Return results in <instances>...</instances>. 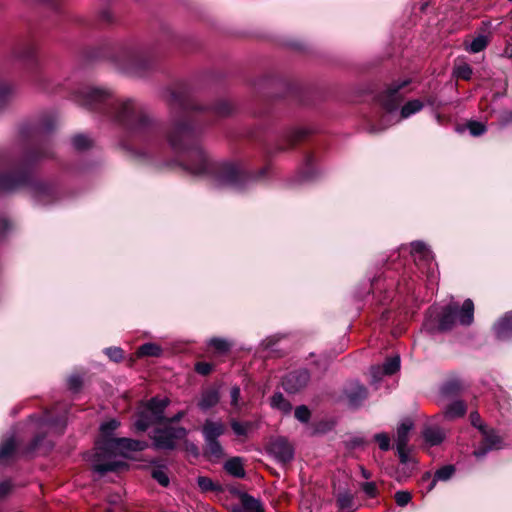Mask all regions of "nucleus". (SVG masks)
<instances>
[{
  "mask_svg": "<svg viewBox=\"0 0 512 512\" xmlns=\"http://www.w3.org/2000/svg\"><path fill=\"white\" fill-rule=\"evenodd\" d=\"M72 100L86 110L103 116L117 125L122 135L121 146L139 162L160 164L167 144L176 158L167 163L192 176H207L217 185L243 192L266 181L271 172L269 163L254 170L244 163L214 162L200 143L204 126L231 116L235 106L218 99L202 104L186 81H175L166 89L170 110V127L166 130L141 101L119 98L106 87L84 85L72 92Z\"/></svg>",
  "mask_w": 512,
  "mask_h": 512,
  "instance_id": "obj_1",
  "label": "nucleus"
},
{
  "mask_svg": "<svg viewBox=\"0 0 512 512\" xmlns=\"http://www.w3.org/2000/svg\"><path fill=\"white\" fill-rule=\"evenodd\" d=\"M55 128V116L44 114L37 123L21 126L19 159L13 160L7 151L0 150V195L27 188L41 205H49L58 200L57 183L38 180L34 176L36 165L54 155L51 133Z\"/></svg>",
  "mask_w": 512,
  "mask_h": 512,
  "instance_id": "obj_2",
  "label": "nucleus"
},
{
  "mask_svg": "<svg viewBox=\"0 0 512 512\" xmlns=\"http://www.w3.org/2000/svg\"><path fill=\"white\" fill-rule=\"evenodd\" d=\"M167 44L180 45V38L168 25L162 24L159 36L151 44H142L134 38L115 43L105 41L85 47L82 57L88 62L107 61L121 73L142 78L157 70Z\"/></svg>",
  "mask_w": 512,
  "mask_h": 512,
  "instance_id": "obj_3",
  "label": "nucleus"
},
{
  "mask_svg": "<svg viewBox=\"0 0 512 512\" xmlns=\"http://www.w3.org/2000/svg\"><path fill=\"white\" fill-rule=\"evenodd\" d=\"M13 57L20 61L31 80L43 90H48L47 79L43 73V65L37 54V46L33 35L20 38L12 48Z\"/></svg>",
  "mask_w": 512,
  "mask_h": 512,
  "instance_id": "obj_4",
  "label": "nucleus"
},
{
  "mask_svg": "<svg viewBox=\"0 0 512 512\" xmlns=\"http://www.w3.org/2000/svg\"><path fill=\"white\" fill-rule=\"evenodd\" d=\"M436 320V325L429 327L431 332L451 331L457 320L460 325L468 327L474 322V302L467 298L461 307L457 303H450L442 308Z\"/></svg>",
  "mask_w": 512,
  "mask_h": 512,
  "instance_id": "obj_5",
  "label": "nucleus"
},
{
  "mask_svg": "<svg viewBox=\"0 0 512 512\" xmlns=\"http://www.w3.org/2000/svg\"><path fill=\"white\" fill-rule=\"evenodd\" d=\"M118 438L106 437L96 443V452L94 454L93 471L100 476H105L109 472H122L129 468L125 461L110 460L119 455Z\"/></svg>",
  "mask_w": 512,
  "mask_h": 512,
  "instance_id": "obj_6",
  "label": "nucleus"
},
{
  "mask_svg": "<svg viewBox=\"0 0 512 512\" xmlns=\"http://www.w3.org/2000/svg\"><path fill=\"white\" fill-rule=\"evenodd\" d=\"M170 400L154 396L147 401H140L134 414L136 420L133 427L137 433L146 432L153 425L164 424L166 420L165 410L169 406Z\"/></svg>",
  "mask_w": 512,
  "mask_h": 512,
  "instance_id": "obj_7",
  "label": "nucleus"
},
{
  "mask_svg": "<svg viewBox=\"0 0 512 512\" xmlns=\"http://www.w3.org/2000/svg\"><path fill=\"white\" fill-rule=\"evenodd\" d=\"M69 20L85 29H107L119 23L110 1L102 3L91 17L73 16Z\"/></svg>",
  "mask_w": 512,
  "mask_h": 512,
  "instance_id": "obj_8",
  "label": "nucleus"
},
{
  "mask_svg": "<svg viewBox=\"0 0 512 512\" xmlns=\"http://www.w3.org/2000/svg\"><path fill=\"white\" fill-rule=\"evenodd\" d=\"M410 82V79L395 80L391 82L383 91L379 92L376 95V100L378 104L386 112L391 113L396 111L404 98L403 94L401 93V90L407 87L410 84Z\"/></svg>",
  "mask_w": 512,
  "mask_h": 512,
  "instance_id": "obj_9",
  "label": "nucleus"
},
{
  "mask_svg": "<svg viewBox=\"0 0 512 512\" xmlns=\"http://www.w3.org/2000/svg\"><path fill=\"white\" fill-rule=\"evenodd\" d=\"M153 436V445L155 449L174 450L176 448V440L186 438L188 431L185 427H174L165 425L162 428L155 429Z\"/></svg>",
  "mask_w": 512,
  "mask_h": 512,
  "instance_id": "obj_10",
  "label": "nucleus"
},
{
  "mask_svg": "<svg viewBox=\"0 0 512 512\" xmlns=\"http://www.w3.org/2000/svg\"><path fill=\"white\" fill-rule=\"evenodd\" d=\"M309 135L306 129L289 128L282 132L273 146H265V152L268 156L284 152L294 148L298 143L304 141Z\"/></svg>",
  "mask_w": 512,
  "mask_h": 512,
  "instance_id": "obj_11",
  "label": "nucleus"
},
{
  "mask_svg": "<svg viewBox=\"0 0 512 512\" xmlns=\"http://www.w3.org/2000/svg\"><path fill=\"white\" fill-rule=\"evenodd\" d=\"M479 432L482 435V439L479 442L478 447L473 452L475 457L482 458L490 451L500 450L503 448L504 440L498 434L496 429L479 427Z\"/></svg>",
  "mask_w": 512,
  "mask_h": 512,
  "instance_id": "obj_12",
  "label": "nucleus"
},
{
  "mask_svg": "<svg viewBox=\"0 0 512 512\" xmlns=\"http://www.w3.org/2000/svg\"><path fill=\"white\" fill-rule=\"evenodd\" d=\"M266 449L282 465L289 464L294 459V447L285 437L271 438Z\"/></svg>",
  "mask_w": 512,
  "mask_h": 512,
  "instance_id": "obj_13",
  "label": "nucleus"
},
{
  "mask_svg": "<svg viewBox=\"0 0 512 512\" xmlns=\"http://www.w3.org/2000/svg\"><path fill=\"white\" fill-rule=\"evenodd\" d=\"M311 374L306 368H300L287 373L282 379V387L289 394L302 391L310 382Z\"/></svg>",
  "mask_w": 512,
  "mask_h": 512,
  "instance_id": "obj_14",
  "label": "nucleus"
},
{
  "mask_svg": "<svg viewBox=\"0 0 512 512\" xmlns=\"http://www.w3.org/2000/svg\"><path fill=\"white\" fill-rule=\"evenodd\" d=\"M319 175L320 172L315 166L314 155L310 152L306 153L303 164L299 167L295 175V182L298 184L313 182L319 177Z\"/></svg>",
  "mask_w": 512,
  "mask_h": 512,
  "instance_id": "obj_15",
  "label": "nucleus"
},
{
  "mask_svg": "<svg viewBox=\"0 0 512 512\" xmlns=\"http://www.w3.org/2000/svg\"><path fill=\"white\" fill-rule=\"evenodd\" d=\"M344 395L350 407L359 408L368 398L369 392L363 384L352 382L344 389Z\"/></svg>",
  "mask_w": 512,
  "mask_h": 512,
  "instance_id": "obj_16",
  "label": "nucleus"
},
{
  "mask_svg": "<svg viewBox=\"0 0 512 512\" xmlns=\"http://www.w3.org/2000/svg\"><path fill=\"white\" fill-rule=\"evenodd\" d=\"M498 340L505 341L512 338V311L506 312L493 326Z\"/></svg>",
  "mask_w": 512,
  "mask_h": 512,
  "instance_id": "obj_17",
  "label": "nucleus"
},
{
  "mask_svg": "<svg viewBox=\"0 0 512 512\" xmlns=\"http://www.w3.org/2000/svg\"><path fill=\"white\" fill-rule=\"evenodd\" d=\"M204 440L219 439L226 432V426L221 421H213L210 419L205 420L202 429Z\"/></svg>",
  "mask_w": 512,
  "mask_h": 512,
  "instance_id": "obj_18",
  "label": "nucleus"
},
{
  "mask_svg": "<svg viewBox=\"0 0 512 512\" xmlns=\"http://www.w3.org/2000/svg\"><path fill=\"white\" fill-rule=\"evenodd\" d=\"M220 401V394L216 388L205 389L198 401V407L201 411L206 412L215 407Z\"/></svg>",
  "mask_w": 512,
  "mask_h": 512,
  "instance_id": "obj_19",
  "label": "nucleus"
},
{
  "mask_svg": "<svg viewBox=\"0 0 512 512\" xmlns=\"http://www.w3.org/2000/svg\"><path fill=\"white\" fill-rule=\"evenodd\" d=\"M118 447H119V455L126 457V452H139L143 451L147 448V443L145 441L120 437L118 438Z\"/></svg>",
  "mask_w": 512,
  "mask_h": 512,
  "instance_id": "obj_20",
  "label": "nucleus"
},
{
  "mask_svg": "<svg viewBox=\"0 0 512 512\" xmlns=\"http://www.w3.org/2000/svg\"><path fill=\"white\" fill-rule=\"evenodd\" d=\"M490 42L491 36L489 34H479L476 37H474L471 41L465 39L463 42V46L467 52L476 54L484 51L488 47Z\"/></svg>",
  "mask_w": 512,
  "mask_h": 512,
  "instance_id": "obj_21",
  "label": "nucleus"
},
{
  "mask_svg": "<svg viewBox=\"0 0 512 512\" xmlns=\"http://www.w3.org/2000/svg\"><path fill=\"white\" fill-rule=\"evenodd\" d=\"M464 389L465 386L461 379L450 378L442 384L440 392L446 398H454L459 396Z\"/></svg>",
  "mask_w": 512,
  "mask_h": 512,
  "instance_id": "obj_22",
  "label": "nucleus"
},
{
  "mask_svg": "<svg viewBox=\"0 0 512 512\" xmlns=\"http://www.w3.org/2000/svg\"><path fill=\"white\" fill-rule=\"evenodd\" d=\"M17 444L14 437H9L0 444V464H8L15 459Z\"/></svg>",
  "mask_w": 512,
  "mask_h": 512,
  "instance_id": "obj_23",
  "label": "nucleus"
},
{
  "mask_svg": "<svg viewBox=\"0 0 512 512\" xmlns=\"http://www.w3.org/2000/svg\"><path fill=\"white\" fill-rule=\"evenodd\" d=\"M203 455L208 460H219L224 456V449L219 439L204 440Z\"/></svg>",
  "mask_w": 512,
  "mask_h": 512,
  "instance_id": "obj_24",
  "label": "nucleus"
},
{
  "mask_svg": "<svg viewBox=\"0 0 512 512\" xmlns=\"http://www.w3.org/2000/svg\"><path fill=\"white\" fill-rule=\"evenodd\" d=\"M456 472V468L452 464H447L437 469L434 473L433 479L430 484L427 485V492H430L436 486L438 481H448L450 480Z\"/></svg>",
  "mask_w": 512,
  "mask_h": 512,
  "instance_id": "obj_25",
  "label": "nucleus"
},
{
  "mask_svg": "<svg viewBox=\"0 0 512 512\" xmlns=\"http://www.w3.org/2000/svg\"><path fill=\"white\" fill-rule=\"evenodd\" d=\"M224 469L228 474L236 478L242 479L246 476L243 461L240 457H232L228 459L224 464Z\"/></svg>",
  "mask_w": 512,
  "mask_h": 512,
  "instance_id": "obj_26",
  "label": "nucleus"
},
{
  "mask_svg": "<svg viewBox=\"0 0 512 512\" xmlns=\"http://www.w3.org/2000/svg\"><path fill=\"white\" fill-rule=\"evenodd\" d=\"M467 412V405L462 400H456L447 405L444 416L448 420H454L463 417Z\"/></svg>",
  "mask_w": 512,
  "mask_h": 512,
  "instance_id": "obj_27",
  "label": "nucleus"
},
{
  "mask_svg": "<svg viewBox=\"0 0 512 512\" xmlns=\"http://www.w3.org/2000/svg\"><path fill=\"white\" fill-rule=\"evenodd\" d=\"M241 500V508L244 512H264L261 502L253 496L243 492L238 493Z\"/></svg>",
  "mask_w": 512,
  "mask_h": 512,
  "instance_id": "obj_28",
  "label": "nucleus"
},
{
  "mask_svg": "<svg viewBox=\"0 0 512 512\" xmlns=\"http://www.w3.org/2000/svg\"><path fill=\"white\" fill-rule=\"evenodd\" d=\"M163 353V349L160 345L152 342L144 343L138 347L136 356L141 357H160Z\"/></svg>",
  "mask_w": 512,
  "mask_h": 512,
  "instance_id": "obj_29",
  "label": "nucleus"
},
{
  "mask_svg": "<svg viewBox=\"0 0 512 512\" xmlns=\"http://www.w3.org/2000/svg\"><path fill=\"white\" fill-rule=\"evenodd\" d=\"M208 346L213 349L217 355H227L233 346L231 342L224 338L213 337L208 341Z\"/></svg>",
  "mask_w": 512,
  "mask_h": 512,
  "instance_id": "obj_30",
  "label": "nucleus"
},
{
  "mask_svg": "<svg viewBox=\"0 0 512 512\" xmlns=\"http://www.w3.org/2000/svg\"><path fill=\"white\" fill-rule=\"evenodd\" d=\"M413 424L410 421L402 422L397 428V446H408L409 443V432L412 429Z\"/></svg>",
  "mask_w": 512,
  "mask_h": 512,
  "instance_id": "obj_31",
  "label": "nucleus"
},
{
  "mask_svg": "<svg viewBox=\"0 0 512 512\" xmlns=\"http://www.w3.org/2000/svg\"><path fill=\"white\" fill-rule=\"evenodd\" d=\"M197 485L202 492H217L221 493L224 491L223 487L219 483H215L211 478L207 476H199L197 478Z\"/></svg>",
  "mask_w": 512,
  "mask_h": 512,
  "instance_id": "obj_32",
  "label": "nucleus"
},
{
  "mask_svg": "<svg viewBox=\"0 0 512 512\" xmlns=\"http://www.w3.org/2000/svg\"><path fill=\"white\" fill-rule=\"evenodd\" d=\"M424 107V102L419 99H413L408 102H406L400 111L402 118H408L411 115L419 112Z\"/></svg>",
  "mask_w": 512,
  "mask_h": 512,
  "instance_id": "obj_33",
  "label": "nucleus"
},
{
  "mask_svg": "<svg viewBox=\"0 0 512 512\" xmlns=\"http://www.w3.org/2000/svg\"><path fill=\"white\" fill-rule=\"evenodd\" d=\"M302 94H303V88L301 87V85H299L297 83H287L286 84V92H285L284 97L290 98L292 101H294L296 103L304 104Z\"/></svg>",
  "mask_w": 512,
  "mask_h": 512,
  "instance_id": "obj_34",
  "label": "nucleus"
},
{
  "mask_svg": "<svg viewBox=\"0 0 512 512\" xmlns=\"http://www.w3.org/2000/svg\"><path fill=\"white\" fill-rule=\"evenodd\" d=\"M271 406L283 413H290L292 404L283 396L281 392H276L271 397Z\"/></svg>",
  "mask_w": 512,
  "mask_h": 512,
  "instance_id": "obj_35",
  "label": "nucleus"
},
{
  "mask_svg": "<svg viewBox=\"0 0 512 512\" xmlns=\"http://www.w3.org/2000/svg\"><path fill=\"white\" fill-rule=\"evenodd\" d=\"M423 437L431 446L439 445L444 440V434L440 429L426 428L423 432Z\"/></svg>",
  "mask_w": 512,
  "mask_h": 512,
  "instance_id": "obj_36",
  "label": "nucleus"
},
{
  "mask_svg": "<svg viewBox=\"0 0 512 512\" xmlns=\"http://www.w3.org/2000/svg\"><path fill=\"white\" fill-rule=\"evenodd\" d=\"M472 75H473V69L466 62L455 65L453 68V76L456 77L457 79L469 81V80H471Z\"/></svg>",
  "mask_w": 512,
  "mask_h": 512,
  "instance_id": "obj_37",
  "label": "nucleus"
},
{
  "mask_svg": "<svg viewBox=\"0 0 512 512\" xmlns=\"http://www.w3.org/2000/svg\"><path fill=\"white\" fill-rule=\"evenodd\" d=\"M165 469L164 465H158L151 470V477L162 487H168L170 484V479Z\"/></svg>",
  "mask_w": 512,
  "mask_h": 512,
  "instance_id": "obj_38",
  "label": "nucleus"
},
{
  "mask_svg": "<svg viewBox=\"0 0 512 512\" xmlns=\"http://www.w3.org/2000/svg\"><path fill=\"white\" fill-rule=\"evenodd\" d=\"M230 426L237 436L246 437L248 435V431L253 429L254 424L251 421L241 423L236 419H232L230 421Z\"/></svg>",
  "mask_w": 512,
  "mask_h": 512,
  "instance_id": "obj_39",
  "label": "nucleus"
},
{
  "mask_svg": "<svg viewBox=\"0 0 512 512\" xmlns=\"http://www.w3.org/2000/svg\"><path fill=\"white\" fill-rule=\"evenodd\" d=\"M400 369V357L398 355L387 358L382 366L383 375H393Z\"/></svg>",
  "mask_w": 512,
  "mask_h": 512,
  "instance_id": "obj_40",
  "label": "nucleus"
},
{
  "mask_svg": "<svg viewBox=\"0 0 512 512\" xmlns=\"http://www.w3.org/2000/svg\"><path fill=\"white\" fill-rule=\"evenodd\" d=\"M336 502L339 509L350 510L354 505V497L348 492L339 493Z\"/></svg>",
  "mask_w": 512,
  "mask_h": 512,
  "instance_id": "obj_41",
  "label": "nucleus"
},
{
  "mask_svg": "<svg viewBox=\"0 0 512 512\" xmlns=\"http://www.w3.org/2000/svg\"><path fill=\"white\" fill-rule=\"evenodd\" d=\"M72 145L76 150L84 151L89 149L92 143L87 136L83 134H77L72 138Z\"/></svg>",
  "mask_w": 512,
  "mask_h": 512,
  "instance_id": "obj_42",
  "label": "nucleus"
},
{
  "mask_svg": "<svg viewBox=\"0 0 512 512\" xmlns=\"http://www.w3.org/2000/svg\"><path fill=\"white\" fill-rule=\"evenodd\" d=\"M286 45L288 48L300 53H309L311 51V45L304 40L292 39L287 41Z\"/></svg>",
  "mask_w": 512,
  "mask_h": 512,
  "instance_id": "obj_43",
  "label": "nucleus"
},
{
  "mask_svg": "<svg viewBox=\"0 0 512 512\" xmlns=\"http://www.w3.org/2000/svg\"><path fill=\"white\" fill-rule=\"evenodd\" d=\"M83 387V378L79 374H72L67 379V388L72 393H79Z\"/></svg>",
  "mask_w": 512,
  "mask_h": 512,
  "instance_id": "obj_44",
  "label": "nucleus"
},
{
  "mask_svg": "<svg viewBox=\"0 0 512 512\" xmlns=\"http://www.w3.org/2000/svg\"><path fill=\"white\" fill-rule=\"evenodd\" d=\"M396 451L401 464L407 465L411 462H415L410 453L413 451L411 446H397Z\"/></svg>",
  "mask_w": 512,
  "mask_h": 512,
  "instance_id": "obj_45",
  "label": "nucleus"
},
{
  "mask_svg": "<svg viewBox=\"0 0 512 512\" xmlns=\"http://www.w3.org/2000/svg\"><path fill=\"white\" fill-rule=\"evenodd\" d=\"M467 128L472 136L483 135L487 128L486 125L480 121L471 120L467 123Z\"/></svg>",
  "mask_w": 512,
  "mask_h": 512,
  "instance_id": "obj_46",
  "label": "nucleus"
},
{
  "mask_svg": "<svg viewBox=\"0 0 512 512\" xmlns=\"http://www.w3.org/2000/svg\"><path fill=\"white\" fill-rule=\"evenodd\" d=\"M119 422L115 419L104 422L100 426L102 438L112 437L113 432L118 428Z\"/></svg>",
  "mask_w": 512,
  "mask_h": 512,
  "instance_id": "obj_47",
  "label": "nucleus"
},
{
  "mask_svg": "<svg viewBox=\"0 0 512 512\" xmlns=\"http://www.w3.org/2000/svg\"><path fill=\"white\" fill-rule=\"evenodd\" d=\"M294 416L301 423H308L311 418V411L306 405H300L295 408Z\"/></svg>",
  "mask_w": 512,
  "mask_h": 512,
  "instance_id": "obj_48",
  "label": "nucleus"
},
{
  "mask_svg": "<svg viewBox=\"0 0 512 512\" xmlns=\"http://www.w3.org/2000/svg\"><path fill=\"white\" fill-rule=\"evenodd\" d=\"M104 352L113 362L119 363L124 359V351L120 347H108Z\"/></svg>",
  "mask_w": 512,
  "mask_h": 512,
  "instance_id": "obj_49",
  "label": "nucleus"
},
{
  "mask_svg": "<svg viewBox=\"0 0 512 512\" xmlns=\"http://www.w3.org/2000/svg\"><path fill=\"white\" fill-rule=\"evenodd\" d=\"M374 440L378 443L382 451H388L391 448L390 437L387 433H377L374 435Z\"/></svg>",
  "mask_w": 512,
  "mask_h": 512,
  "instance_id": "obj_50",
  "label": "nucleus"
},
{
  "mask_svg": "<svg viewBox=\"0 0 512 512\" xmlns=\"http://www.w3.org/2000/svg\"><path fill=\"white\" fill-rule=\"evenodd\" d=\"M12 88L10 85L0 82V108L4 107L10 99Z\"/></svg>",
  "mask_w": 512,
  "mask_h": 512,
  "instance_id": "obj_51",
  "label": "nucleus"
},
{
  "mask_svg": "<svg viewBox=\"0 0 512 512\" xmlns=\"http://www.w3.org/2000/svg\"><path fill=\"white\" fill-rule=\"evenodd\" d=\"M214 365L209 362L205 361H199L195 363L194 370L202 375V376H208L213 371Z\"/></svg>",
  "mask_w": 512,
  "mask_h": 512,
  "instance_id": "obj_52",
  "label": "nucleus"
},
{
  "mask_svg": "<svg viewBox=\"0 0 512 512\" xmlns=\"http://www.w3.org/2000/svg\"><path fill=\"white\" fill-rule=\"evenodd\" d=\"M394 499L398 506L405 507L411 501L412 495L408 491H397Z\"/></svg>",
  "mask_w": 512,
  "mask_h": 512,
  "instance_id": "obj_53",
  "label": "nucleus"
},
{
  "mask_svg": "<svg viewBox=\"0 0 512 512\" xmlns=\"http://www.w3.org/2000/svg\"><path fill=\"white\" fill-rule=\"evenodd\" d=\"M44 439H45V434H43V433L36 434L31 439L29 444L27 445L26 452L32 453V452L36 451Z\"/></svg>",
  "mask_w": 512,
  "mask_h": 512,
  "instance_id": "obj_54",
  "label": "nucleus"
},
{
  "mask_svg": "<svg viewBox=\"0 0 512 512\" xmlns=\"http://www.w3.org/2000/svg\"><path fill=\"white\" fill-rule=\"evenodd\" d=\"M361 489L369 498H375L378 495V489L375 482H364L361 484Z\"/></svg>",
  "mask_w": 512,
  "mask_h": 512,
  "instance_id": "obj_55",
  "label": "nucleus"
},
{
  "mask_svg": "<svg viewBox=\"0 0 512 512\" xmlns=\"http://www.w3.org/2000/svg\"><path fill=\"white\" fill-rule=\"evenodd\" d=\"M230 397H231V406L234 409H239L240 408L239 400H240V397H241V390H240V387L238 385H234L231 388V390H230Z\"/></svg>",
  "mask_w": 512,
  "mask_h": 512,
  "instance_id": "obj_56",
  "label": "nucleus"
},
{
  "mask_svg": "<svg viewBox=\"0 0 512 512\" xmlns=\"http://www.w3.org/2000/svg\"><path fill=\"white\" fill-rule=\"evenodd\" d=\"M367 444L368 441L365 440L363 437H353L346 442V447L348 449H357L360 447H364Z\"/></svg>",
  "mask_w": 512,
  "mask_h": 512,
  "instance_id": "obj_57",
  "label": "nucleus"
},
{
  "mask_svg": "<svg viewBox=\"0 0 512 512\" xmlns=\"http://www.w3.org/2000/svg\"><path fill=\"white\" fill-rule=\"evenodd\" d=\"M45 422L52 426H61V427L65 426V421H64L63 417H61V416L54 417V416H51L49 413L45 414Z\"/></svg>",
  "mask_w": 512,
  "mask_h": 512,
  "instance_id": "obj_58",
  "label": "nucleus"
},
{
  "mask_svg": "<svg viewBox=\"0 0 512 512\" xmlns=\"http://www.w3.org/2000/svg\"><path fill=\"white\" fill-rule=\"evenodd\" d=\"M471 425L479 430V427H487L481 421V416L477 411H472L469 415Z\"/></svg>",
  "mask_w": 512,
  "mask_h": 512,
  "instance_id": "obj_59",
  "label": "nucleus"
},
{
  "mask_svg": "<svg viewBox=\"0 0 512 512\" xmlns=\"http://www.w3.org/2000/svg\"><path fill=\"white\" fill-rule=\"evenodd\" d=\"M498 121L501 125L512 124V110H504L500 112Z\"/></svg>",
  "mask_w": 512,
  "mask_h": 512,
  "instance_id": "obj_60",
  "label": "nucleus"
},
{
  "mask_svg": "<svg viewBox=\"0 0 512 512\" xmlns=\"http://www.w3.org/2000/svg\"><path fill=\"white\" fill-rule=\"evenodd\" d=\"M10 229L11 222L6 218H0V239L5 238Z\"/></svg>",
  "mask_w": 512,
  "mask_h": 512,
  "instance_id": "obj_61",
  "label": "nucleus"
},
{
  "mask_svg": "<svg viewBox=\"0 0 512 512\" xmlns=\"http://www.w3.org/2000/svg\"><path fill=\"white\" fill-rule=\"evenodd\" d=\"M185 414H186L185 411H179V412H177L175 415H173L170 418L166 417V420H165L164 424L165 425H171V424L178 423V422H180L184 418Z\"/></svg>",
  "mask_w": 512,
  "mask_h": 512,
  "instance_id": "obj_62",
  "label": "nucleus"
},
{
  "mask_svg": "<svg viewBox=\"0 0 512 512\" xmlns=\"http://www.w3.org/2000/svg\"><path fill=\"white\" fill-rule=\"evenodd\" d=\"M11 484L8 481L0 482V499L5 497L11 491Z\"/></svg>",
  "mask_w": 512,
  "mask_h": 512,
  "instance_id": "obj_63",
  "label": "nucleus"
},
{
  "mask_svg": "<svg viewBox=\"0 0 512 512\" xmlns=\"http://www.w3.org/2000/svg\"><path fill=\"white\" fill-rule=\"evenodd\" d=\"M247 137L250 140L262 141L261 132L259 130H251L247 133Z\"/></svg>",
  "mask_w": 512,
  "mask_h": 512,
  "instance_id": "obj_64",
  "label": "nucleus"
}]
</instances>
